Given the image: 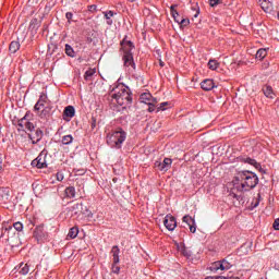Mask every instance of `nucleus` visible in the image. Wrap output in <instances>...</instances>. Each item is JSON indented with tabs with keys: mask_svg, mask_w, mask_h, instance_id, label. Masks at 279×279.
Returning <instances> with one entry per match:
<instances>
[{
	"mask_svg": "<svg viewBox=\"0 0 279 279\" xmlns=\"http://www.w3.org/2000/svg\"><path fill=\"white\" fill-rule=\"evenodd\" d=\"M222 0H209V5L211 8H215V5H219V3H221Z\"/></svg>",
	"mask_w": 279,
	"mask_h": 279,
	"instance_id": "58836bf2",
	"label": "nucleus"
},
{
	"mask_svg": "<svg viewBox=\"0 0 279 279\" xmlns=\"http://www.w3.org/2000/svg\"><path fill=\"white\" fill-rule=\"evenodd\" d=\"M183 223H186L190 228V232H192L193 234H195L197 227H195V219H193V217L186 215L183 217L182 219Z\"/></svg>",
	"mask_w": 279,
	"mask_h": 279,
	"instance_id": "ddd939ff",
	"label": "nucleus"
},
{
	"mask_svg": "<svg viewBox=\"0 0 279 279\" xmlns=\"http://www.w3.org/2000/svg\"><path fill=\"white\" fill-rule=\"evenodd\" d=\"M272 228H275V230H279V218L275 220Z\"/></svg>",
	"mask_w": 279,
	"mask_h": 279,
	"instance_id": "c03bdc74",
	"label": "nucleus"
},
{
	"mask_svg": "<svg viewBox=\"0 0 279 279\" xmlns=\"http://www.w3.org/2000/svg\"><path fill=\"white\" fill-rule=\"evenodd\" d=\"M172 163L173 160H171V158H165L163 161H155V169H158V171L167 172L171 169Z\"/></svg>",
	"mask_w": 279,
	"mask_h": 279,
	"instance_id": "6e6552de",
	"label": "nucleus"
},
{
	"mask_svg": "<svg viewBox=\"0 0 279 279\" xmlns=\"http://www.w3.org/2000/svg\"><path fill=\"white\" fill-rule=\"evenodd\" d=\"M258 184V175L250 171H242L238 173V178H235V183L232 192V197L238 202H243V195L234 193H245L247 191H252V189H256Z\"/></svg>",
	"mask_w": 279,
	"mask_h": 279,
	"instance_id": "f257e3e1",
	"label": "nucleus"
},
{
	"mask_svg": "<svg viewBox=\"0 0 279 279\" xmlns=\"http://www.w3.org/2000/svg\"><path fill=\"white\" fill-rule=\"evenodd\" d=\"M37 114L40 119H47L51 114V107L47 106L41 111H37Z\"/></svg>",
	"mask_w": 279,
	"mask_h": 279,
	"instance_id": "aec40b11",
	"label": "nucleus"
},
{
	"mask_svg": "<svg viewBox=\"0 0 279 279\" xmlns=\"http://www.w3.org/2000/svg\"><path fill=\"white\" fill-rule=\"evenodd\" d=\"M64 193H65V197H68V199H73V197H75V187L68 186L65 189Z\"/></svg>",
	"mask_w": 279,
	"mask_h": 279,
	"instance_id": "b1692460",
	"label": "nucleus"
},
{
	"mask_svg": "<svg viewBox=\"0 0 279 279\" xmlns=\"http://www.w3.org/2000/svg\"><path fill=\"white\" fill-rule=\"evenodd\" d=\"M163 226L169 230L170 232H173L175 228L178 227V222L175 221V217L167 215L163 220Z\"/></svg>",
	"mask_w": 279,
	"mask_h": 279,
	"instance_id": "9d476101",
	"label": "nucleus"
},
{
	"mask_svg": "<svg viewBox=\"0 0 279 279\" xmlns=\"http://www.w3.org/2000/svg\"><path fill=\"white\" fill-rule=\"evenodd\" d=\"M125 138H128V133L122 129H119L107 136V143L114 149H121V146L125 143Z\"/></svg>",
	"mask_w": 279,
	"mask_h": 279,
	"instance_id": "7ed1b4c3",
	"label": "nucleus"
},
{
	"mask_svg": "<svg viewBox=\"0 0 279 279\" xmlns=\"http://www.w3.org/2000/svg\"><path fill=\"white\" fill-rule=\"evenodd\" d=\"M0 199H10V189L8 187H0Z\"/></svg>",
	"mask_w": 279,
	"mask_h": 279,
	"instance_id": "5701e85b",
	"label": "nucleus"
},
{
	"mask_svg": "<svg viewBox=\"0 0 279 279\" xmlns=\"http://www.w3.org/2000/svg\"><path fill=\"white\" fill-rule=\"evenodd\" d=\"M199 14V12H197L194 16H195V19H197V15Z\"/></svg>",
	"mask_w": 279,
	"mask_h": 279,
	"instance_id": "6e6d98bb",
	"label": "nucleus"
},
{
	"mask_svg": "<svg viewBox=\"0 0 279 279\" xmlns=\"http://www.w3.org/2000/svg\"><path fill=\"white\" fill-rule=\"evenodd\" d=\"M111 24H112V20L109 19V20L107 21V25H111Z\"/></svg>",
	"mask_w": 279,
	"mask_h": 279,
	"instance_id": "09e8293b",
	"label": "nucleus"
},
{
	"mask_svg": "<svg viewBox=\"0 0 279 279\" xmlns=\"http://www.w3.org/2000/svg\"><path fill=\"white\" fill-rule=\"evenodd\" d=\"M220 266H221V271H228V269L232 267V264H230V262H228L227 259H222L220 260Z\"/></svg>",
	"mask_w": 279,
	"mask_h": 279,
	"instance_id": "c85d7f7f",
	"label": "nucleus"
},
{
	"mask_svg": "<svg viewBox=\"0 0 279 279\" xmlns=\"http://www.w3.org/2000/svg\"><path fill=\"white\" fill-rule=\"evenodd\" d=\"M277 10H278V12H277V17H278V20H279V5L277 7Z\"/></svg>",
	"mask_w": 279,
	"mask_h": 279,
	"instance_id": "603ef678",
	"label": "nucleus"
},
{
	"mask_svg": "<svg viewBox=\"0 0 279 279\" xmlns=\"http://www.w3.org/2000/svg\"><path fill=\"white\" fill-rule=\"evenodd\" d=\"M77 234H80V229L77 227H72L69 230L68 238L69 239H76Z\"/></svg>",
	"mask_w": 279,
	"mask_h": 279,
	"instance_id": "a878e982",
	"label": "nucleus"
},
{
	"mask_svg": "<svg viewBox=\"0 0 279 279\" xmlns=\"http://www.w3.org/2000/svg\"><path fill=\"white\" fill-rule=\"evenodd\" d=\"M65 19L68 20V23L71 24V21H73V13L71 12L65 13Z\"/></svg>",
	"mask_w": 279,
	"mask_h": 279,
	"instance_id": "a19ab883",
	"label": "nucleus"
},
{
	"mask_svg": "<svg viewBox=\"0 0 279 279\" xmlns=\"http://www.w3.org/2000/svg\"><path fill=\"white\" fill-rule=\"evenodd\" d=\"M201 87L203 90H213V88H216L215 81L206 78L201 83Z\"/></svg>",
	"mask_w": 279,
	"mask_h": 279,
	"instance_id": "dca6fc26",
	"label": "nucleus"
},
{
	"mask_svg": "<svg viewBox=\"0 0 279 279\" xmlns=\"http://www.w3.org/2000/svg\"><path fill=\"white\" fill-rule=\"evenodd\" d=\"M156 110V105H148V112H154Z\"/></svg>",
	"mask_w": 279,
	"mask_h": 279,
	"instance_id": "a18cd8bd",
	"label": "nucleus"
},
{
	"mask_svg": "<svg viewBox=\"0 0 279 279\" xmlns=\"http://www.w3.org/2000/svg\"><path fill=\"white\" fill-rule=\"evenodd\" d=\"M111 99L119 106H130L132 104V92H130V87L120 84L112 89Z\"/></svg>",
	"mask_w": 279,
	"mask_h": 279,
	"instance_id": "f03ea898",
	"label": "nucleus"
},
{
	"mask_svg": "<svg viewBox=\"0 0 279 279\" xmlns=\"http://www.w3.org/2000/svg\"><path fill=\"white\" fill-rule=\"evenodd\" d=\"M227 279H239V277H227Z\"/></svg>",
	"mask_w": 279,
	"mask_h": 279,
	"instance_id": "3c124183",
	"label": "nucleus"
},
{
	"mask_svg": "<svg viewBox=\"0 0 279 279\" xmlns=\"http://www.w3.org/2000/svg\"><path fill=\"white\" fill-rule=\"evenodd\" d=\"M43 130L37 129L35 133H28V138H31L33 145H36L37 143H40L43 141Z\"/></svg>",
	"mask_w": 279,
	"mask_h": 279,
	"instance_id": "f8f14e48",
	"label": "nucleus"
},
{
	"mask_svg": "<svg viewBox=\"0 0 279 279\" xmlns=\"http://www.w3.org/2000/svg\"><path fill=\"white\" fill-rule=\"evenodd\" d=\"M112 16H114V12H112V11L105 13V19H107V21H110V19H112Z\"/></svg>",
	"mask_w": 279,
	"mask_h": 279,
	"instance_id": "ea45409f",
	"label": "nucleus"
},
{
	"mask_svg": "<svg viewBox=\"0 0 279 279\" xmlns=\"http://www.w3.org/2000/svg\"><path fill=\"white\" fill-rule=\"evenodd\" d=\"M65 53L69 56V58H75V50L69 44L65 45Z\"/></svg>",
	"mask_w": 279,
	"mask_h": 279,
	"instance_id": "c756f323",
	"label": "nucleus"
},
{
	"mask_svg": "<svg viewBox=\"0 0 279 279\" xmlns=\"http://www.w3.org/2000/svg\"><path fill=\"white\" fill-rule=\"evenodd\" d=\"M206 279H228V277L219 276V277H207Z\"/></svg>",
	"mask_w": 279,
	"mask_h": 279,
	"instance_id": "49530a36",
	"label": "nucleus"
},
{
	"mask_svg": "<svg viewBox=\"0 0 279 279\" xmlns=\"http://www.w3.org/2000/svg\"><path fill=\"white\" fill-rule=\"evenodd\" d=\"M189 23H191V21L189 19H180L179 24L182 25L183 27H186V25H189Z\"/></svg>",
	"mask_w": 279,
	"mask_h": 279,
	"instance_id": "4c0bfd02",
	"label": "nucleus"
},
{
	"mask_svg": "<svg viewBox=\"0 0 279 279\" xmlns=\"http://www.w3.org/2000/svg\"><path fill=\"white\" fill-rule=\"evenodd\" d=\"M128 1H130V3H134V1H136V0H128Z\"/></svg>",
	"mask_w": 279,
	"mask_h": 279,
	"instance_id": "864d4df0",
	"label": "nucleus"
},
{
	"mask_svg": "<svg viewBox=\"0 0 279 279\" xmlns=\"http://www.w3.org/2000/svg\"><path fill=\"white\" fill-rule=\"evenodd\" d=\"M72 213H74V215H83L84 217H93V213L82 203L74 204L72 206Z\"/></svg>",
	"mask_w": 279,
	"mask_h": 279,
	"instance_id": "423d86ee",
	"label": "nucleus"
},
{
	"mask_svg": "<svg viewBox=\"0 0 279 279\" xmlns=\"http://www.w3.org/2000/svg\"><path fill=\"white\" fill-rule=\"evenodd\" d=\"M159 65L165 66V63L162 62V60H159Z\"/></svg>",
	"mask_w": 279,
	"mask_h": 279,
	"instance_id": "8fccbe9b",
	"label": "nucleus"
},
{
	"mask_svg": "<svg viewBox=\"0 0 279 279\" xmlns=\"http://www.w3.org/2000/svg\"><path fill=\"white\" fill-rule=\"evenodd\" d=\"M36 126L34 125V123H32L29 119H27V114L20 119L17 122L19 132H34Z\"/></svg>",
	"mask_w": 279,
	"mask_h": 279,
	"instance_id": "39448f33",
	"label": "nucleus"
},
{
	"mask_svg": "<svg viewBox=\"0 0 279 279\" xmlns=\"http://www.w3.org/2000/svg\"><path fill=\"white\" fill-rule=\"evenodd\" d=\"M61 143L62 145H71V143H73V135H64Z\"/></svg>",
	"mask_w": 279,
	"mask_h": 279,
	"instance_id": "2f4dec72",
	"label": "nucleus"
},
{
	"mask_svg": "<svg viewBox=\"0 0 279 279\" xmlns=\"http://www.w3.org/2000/svg\"><path fill=\"white\" fill-rule=\"evenodd\" d=\"M3 169V166L1 165V162H0V171Z\"/></svg>",
	"mask_w": 279,
	"mask_h": 279,
	"instance_id": "5fc2aeb1",
	"label": "nucleus"
},
{
	"mask_svg": "<svg viewBox=\"0 0 279 279\" xmlns=\"http://www.w3.org/2000/svg\"><path fill=\"white\" fill-rule=\"evenodd\" d=\"M167 106H169V102H161L157 107V112H160V110H167Z\"/></svg>",
	"mask_w": 279,
	"mask_h": 279,
	"instance_id": "e433bc0d",
	"label": "nucleus"
},
{
	"mask_svg": "<svg viewBox=\"0 0 279 279\" xmlns=\"http://www.w3.org/2000/svg\"><path fill=\"white\" fill-rule=\"evenodd\" d=\"M33 167L37 169H47V154H39L38 157L32 161Z\"/></svg>",
	"mask_w": 279,
	"mask_h": 279,
	"instance_id": "1a4fd4ad",
	"label": "nucleus"
},
{
	"mask_svg": "<svg viewBox=\"0 0 279 279\" xmlns=\"http://www.w3.org/2000/svg\"><path fill=\"white\" fill-rule=\"evenodd\" d=\"M48 100L47 95L43 94L34 107L35 112H38L41 108H45V104H47Z\"/></svg>",
	"mask_w": 279,
	"mask_h": 279,
	"instance_id": "2eb2a0df",
	"label": "nucleus"
},
{
	"mask_svg": "<svg viewBox=\"0 0 279 279\" xmlns=\"http://www.w3.org/2000/svg\"><path fill=\"white\" fill-rule=\"evenodd\" d=\"M259 5L264 12H271L272 4L267 0H259Z\"/></svg>",
	"mask_w": 279,
	"mask_h": 279,
	"instance_id": "412c9836",
	"label": "nucleus"
},
{
	"mask_svg": "<svg viewBox=\"0 0 279 279\" xmlns=\"http://www.w3.org/2000/svg\"><path fill=\"white\" fill-rule=\"evenodd\" d=\"M20 274L22 276H27V274H29V265L28 264H20Z\"/></svg>",
	"mask_w": 279,
	"mask_h": 279,
	"instance_id": "bb28decb",
	"label": "nucleus"
},
{
	"mask_svg": "<svg viewBox=\"0 0 279 279\" xmlns=\"http://www.w3.org/2000/svg\"><path fill=\"white\" fill-rule=\"evenodd\" d=\"M210 271L217 272V271H221V262H215L211 264V266L209 267Z\"/></svg>",
	"mask_w": 279,
	"mask_h": 279,
	"instance_id": "7c9ffc66",
	"label": "nucleus"
},
{
	"mask_svg": "<svg viewBox=\"0 0 279 279\" xmlns=\"http://www.w3.org/2000/svg\"><path fill=\"white\" fill-rule=\"evenodd\" d=\"M95 73H97L95 69L87 70L84 75L85 80H90V77H93Z\"/></svg>",
	"mask_w": 279,
	"mask_h": 279,
	"instance_id": "473e14b6",
	"label": "nucleus"
},
{
	"mask_svg": "<svg viewBox=\"0 0 279 279\" xmlns=\"http://www.w3.org/2000/svg\"><path fill=\"white\" fill-rule=\"evenodd\" d=\"M117 264H113V266H112V271H113V274H119V271H120V269L121 268H119V266H116Z\"/></svg>",
	"mask_w": 279,
	"mask_h": 279,
	"instance_id": "37998d69",
	"label": "nucleus"
},
{
	"mask_svg": "<svg viewBox=\"0 0 279 279\" xmlns=\"http://www.w3.org/2000/svg\"><path fill=\"white\" fill-rule=\"evenodd\" d=\"M89 10H90V12L97 10V5H90V7H89Z\"/></svg>",
	"mask_w": 279,
	"mask_h": 279,
	"instance_id": "de8ad7c7",
	"label": "nucleus"
},
{
	"mask_svg": "<svg viewBox=\"0 0 279 279\" xmlns=\"http://www.w3.org/2000/svg\"><path fill=\"white\" fill-rule=\"evenodd\" d=\"M181 254H183V256H185L186 258H191V256H193V252L186 247H183L181 250Z\"/></svg>",
	"mask_w": 279,
	"mask_h": 279,
	"instance_id": "72a5a7b5",
	"label": "nucleus"
},
{
	"mask_svg": "<svg viewBox=\"0 0 279 279\" xmlns=\"http://www.w3.org/2000/svg\"><path fill=\"white\" fill-rule=\"evenodd\" d=\"M57 180H58V182H62V180H64V174L58 172L57 173Z\"/></svg>",
	"mask_w": 279,
	"mask_h": 279,
	"instance_id": "79ce46f5",
	"label": "nucleus"
},
{
	"mask_svg": "<svg viewBox=\"0 0 279 279\" xmlns=\"http://www.w3.org/2000/svg\"><path fill=\"white\" fill-rule=\"evenodd\" d=\"M75 117V108L73 106L65 107L63 111L64 121H69V119H73Z\"/></svg>",
	"mask_w": 279,
	"mask_h": 279,
	"instance_id": "4468645a",
	"label": "nucleus"
},
{
	"mask_svg": "<svg viewBox=\"0 0 279 279\" xmlns=\"http://www.w3.org/2000/svg\"><path fill=\"white\" fill-rule=\"evenodd\" d=\"M140 101L142 104H146L147 106H156V104H158V99L153 98V96L149 93H143L140 96Z\"/></svg>",
	"mask_w": 279,
	"mask_h": 279,
	"instance_id": "9b49d317",
	"label": "nucleus"
},
{
	"mask_svg": "<svg viewBox=\"0 0 279 279\" xmlns=\"http://www.w3.org/2000/svg\"><path fill=\"white\" fill-rule=\"evenodd\" d=\"M245 162H247L248 165H252L253 167H256V169H258V167H260V165L257 163L256 160L252 159V158H246Z\"/></svg>",
	"mask_w": 279,
	"mask_h": 279,
	"instance_id": "c9c22d12",
	"label": "nucleus"
},
{
	"mask_svg": "<svg viewBox=\"0 0 279 279\" xmlns=\"http://www.w3.org/2000/svg\"><path fill=\"white\" fill-rule=\"evenodd\" d=\"M14 230H16V232H23V222L17 221L13 225Z\"/></svg>",
	"mask_w": 279,
	"mask_h": 279,
	"instance_id": "f704fd0d",
	"label": "nucleus"
},
{
	"mask_svg": "<svg viewBox=\"0 0 279 279\" xmlns=\"http://www.w3.org/2000/svg\"><path fill=\"white\" fill-rule=\"evenodd\" d=\"M111 254H112V258H113V265H119V263H120L119 254H121V250L119 248L118 245L112 246Z\"/></svg>",
	"mask_w": 279,
	"mask_h": 279,
	"instance_id": "f3484780",
	"label": "nucleus"
},
{
	"mask_svg": "<svg viewBox=\"0 0 279 279\" xmlns=\"http://www.w3.org/2000/svg\"><path fill=\"white\" fill-rule=\"evenodd\" d=\"M19 49H21V43L16 41V40L10 43V45H9L10 53H16V51H19Z\"/></svg>",
	"mask_w": 279,
	"mask_h": 279,
	"instance_id": "4be33fe9",
	"label": "nucleus"
},
{
	"mask_svg": "<svg viewBox=\"0 0 279 279\" xmlns=\"http://www.w3.org/2000/svg\"><path fill=\"white\" fill-rule=\"evenodd\" d=\"M175 8H178L177 4H172L170 7L171 16L174 19L175 23H180V20L182 17L180 16V13H178V10H175Z\"/></svg>",
	"mask_w": 279,
	"mask_h": 279,
	"instance_id": "6ab92c4d",
	"label": "nucleus"
},
{
	"mask_svg": "<svg viewBox=\"0 0 279 279\" xmlns=\"http://www.w3.org/2000/svg\"><path fill=\"white\" fill-rule=\"evenodd\" d=\"M208 68L211 70V71H217V69H219V62H217V60L215 59H210L208 61Z\"/></svg>",
	"mask_w": 279,
	"mask_h": 279,
	"instance_id": "cd10ccee",
	"label": "nucleus"
},
{
	"mask_svg": "<svg viewBox=\"0 0 279 279\" xmlns=\"http://www.w3.org/2000/svg\"><path fill=\"white\" fill-rule=\"evenodd\" d=\"M267 57V49L265 48H260L259 50H257L255 58L257 60H264Z\"/></svg>",
	"mask_w": 279,
	"mask_h": 279,
	"instance_id": "393cba45",
	"label": "nucleus"
},
{
	"mask_svg": "<svg viewBox=\"0 0 279 279\" xmlns=\"http://www.w3.org/2000/svg\"><path fill=\"white\" fill-rule=\"evenodd\" d=\"M122 51H123V60L124 66H132V69H136V63H134V57L132 56V49H134V44L130 40H122L121 43Z\"/></svg>",
	"mask_w": 279,
	"mask_h": 279,
	"instance_id": "20e7f679",
	"label": "nucleus"
},
{
	"mask_svg": "<svg viewBox=\"0 0 279 279\" xmlns=\"http://www.w3.org/2000/svg\"><path fill=\"white\" fill-rule=\"evenodd\" d=\"M47 236H49V234L45 231L44 225L36 227L34 231V238L38 243H43V241H47Z\"/></svg>",
	"mask_w": 279,
	"mask_h": 279,
	"instance_id": "0eeeda50",
	"label": "nucleus"
},
{
	"mask_svg": "<svg viewBox=\"0 0 279 279\" xmlns=\"http://www.w3.org/2000/svg\"><path fill=\"white\" fill-rule=\"evenodd\" d=\"M263 93L265 97H268V99H274L276 97V94H274V88L269 85L263 87Z\"/></svg>",
	"mask_w": 279,
	"mask_h": 279,
	"instance_id": "a211bd4d",
	"label": "nucleus"
}]
</instances>
